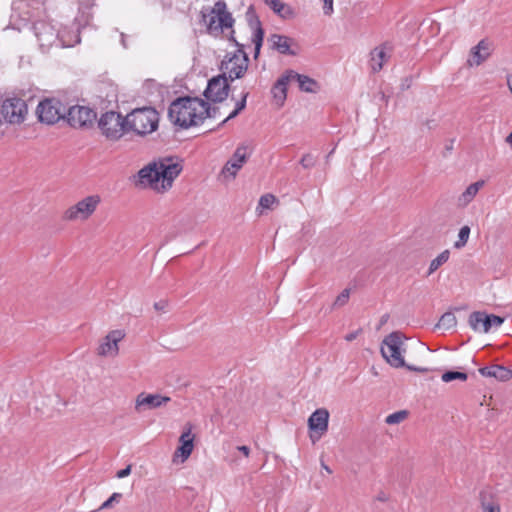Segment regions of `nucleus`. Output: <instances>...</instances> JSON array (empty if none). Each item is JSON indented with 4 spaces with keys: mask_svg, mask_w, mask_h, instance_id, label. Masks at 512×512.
<instances>
[{
    "mask_svg": "<svg viewBox=\"0 0 512 512\" xmlns=\"http://www.w3.org/2000/svg\"><path fill=\"white\" fill-rule=\"evenodd\" d=\"M182 169L183 166L178 158H159L139 170V183L158 192H163L172 186L174 179Z\"/></svg>",
    "mask_w": 512,
    "mask_h": 512,
    "instance_id": "f257e3e1",
    "label": "nucleus"
},
{
    "mask_svg": "<svg viewBox=\"0 0 512 512\" xmlns=\"http://www.w3.org/2000/svg\"><path fill=\"white\" fill-rule=\"evenodd\" d=\"M202 99L199 97H178L169 106L168 117L170 121L182 129L201 124L199 106Z\"/></svg>",
    "mask_w": 512,
    "mask_h": 512,
    "instance_id": "f03ea898",
    "label": "nucleus"
},
{
    "mask_svg": "<svg viewBox=\"0 0 512 512\" xmlns=\"http://www.w3.org/2000/svg\"><path fill=\"white\" fill-rule=\"evenodd\" d=\"M403 335L399 331H395L387 335L381 344V354L383 358L395 368L405 367L410 371H416L420 373L428 372V368L417 367L414 365L406 364L401 353V347L403 345Z\"/></svg>",
    "mask_w": 512,
    "mask_h": 512,
    "instance_id": "7ed1b4c3",
    "label": "nucleus"
},
{
    "mask_svg": "<svg viewBox=\"0 0 512 512\" xmlns=\"http://www.w3.org/2000/svg\"><path fill=\"white\" fill-rule=\"evenodd\" d=\"M201 17L206 24L207 32L211 35H217L224 29L232 28L235 22L223 0L217 1L212 8L203 9Z\"/></svg>",
    "mask_w": 512,
    "mask_h": 512,
    "instance_id": "20e7f679",
    "label": "nucleus"
},
{
    "mask_svg": "<svg viewBox=\"0 0 512 512\" xmlns=\"http://www.w3.org/2000/svg\"><path fill=\"white\" fill-rule=\"evenodd\" d=\"M127 123L128 132L133 131L137 135L145 136L158 128L159 114L152 107L135 109L127 115Z\"/></svg>",
    "mask_w": 512,
    "mask_h": 512,
    "instance_id": "39448f33",
    "label": "nucleus"
},
{
    "mask_svg": "<svg viewBox=\"0 0 512 512\" xmlns=\"http://www.w3.org/2000/svg\"><path fill=\"white\" fill-rule=\"evenodd\" d=\"M98 127L106 139L119 140L124 133L128 132L127 116L123 117L118 112L108 111L101 115Z\"/></svg>",
    "mask_w": 512,
    "mask_h": 512,
    "instance_id": "423d86ee",
    "label": "nucleus"
},
{
    "mask_svg": "<svg viewBox=\"0 0 512 512\" xmlns=\"http://www.w3.org/2000/svg\"><path fill=\"white\" fill-rule=\"evenodd\" d=\"M66 105L60 99L51 97L39 102L36 114L41 123L54 125L66 118Z\"/></svg>",
    "mask_w": 512,
    "mask_h": 512,
    "instance_id": "0eeeda50",
    "label": "nucleus"
},
{
    "mask_svg": "<svg viewBox=\"0 0 512 512\" xmlns=\"http://www.w3.org/2000/svg\"><path fill=\"white\" fill-rule=\"evenodd\" d=\"M28 108L25 100L19 97L0 99V116L9 124H21L25 121Z\"/></svg>",
    "mask_w": 512,
    "mask_h": 512,
    "instance_id": "6e6552de",
    "label": "nucleus"
},
{
    "mask_svg": "<svg viewBox=\"0 0 512 512\" xmlns=\"http://www.w3.org/2000/svg\"><path fill=\"white\" fill-rule=\"evenodd\" d=\"M249 64V58L246 52L239 48L236 52L228 53L221 62L220 69L226 72L230 81L242 78Z\"/></svg>",
    "mask_w": 512,
    "mask_h": 512,
    "instance_id": "1a4fd4ad",
    "label": "nucleus"
},
{
    "mask_svg": "<svg viewBox=\"0 0 512 512\" xmlns=\"http://www.w3.org/2000/svg\"><path fill=\"white\" fill-rule=\"evenodd\" d=\"M229 81L226 72L212 77L203 92L206 100L213 103L223 102L229 95Z\"/></svg>",
    "mask_w": 512,
    "mask_h": 512,
    "instance_id": "9d476101",
    "label": "nucleus"
},
{
    "mask_svg": "<svg viewBox=\"0 0 512 512\" xmlns=\"http://www.w3.org/2000/svg\"><path fill=\"white\" fill-rule=\"evenodd\" d=\"M101 198L99 195H90L77 202L65 211L64 218L67 220H86L96 210L100 204Z\"/></svg>",
    "mask_w": 512,
    "mask_h": 512,
    "instance_id": "9b49d317",
    "label": "nucleus"
},
{
    "mask_svg": "<svg viewBox=\"0 0 512 512\" xmlns=\"http://www.w3.org/2000/svg\"><path fill=\"white\" fill-rule=\"evenodd\" d=\"M96 116L97 114L93 109L87 106L75 105L66 109L65 120L73 128H84L92 126Z\"/></svg>",
    "mask_w": 512,
    "mask_h": 512,
    "instance_id": "f8f14e48",
    "label": "nucleus"
},
{
    "mask_svg": "<svg viewBox=\"0 0 512 512\" xmlns=\"http://www.w3.org/2000/svg\"><path fill=\"white\" fill-rule=\"evenodd\" d=\"M504 318L494 314L475 311L469 316L468 323L474 331L487 333L493 327H499L503 324Z\"/></svg>",
    "mask_w": 512,
    "mask_h": 512,
    "instance_id": "ddd939ff",
    "label": "nucleus"
},
{
    "mask_svg": "<svg viewBox=\"0 0 512 512\" xmlns=\"http://www.w3.org/2000/svg\"><path fill=\"white\" fill-rule=\"evenodd\" d=\"M329 412L325 408L315 410L308 419L310 439L313 443L318 441L328 430Z\"/></svg>",
    "mask_w": 512,
    "mask_h": 512,
    "instance_id": "4468645a",
    "label": "nucleus"
},
{
    "mask_svg": "<svg viewBox=\"0 0 512 512\" xmlns=\"http://www.w3.org/2000/svg\"><path fill=\"white\" fill-rule=\"evenodd\" d=\"M125 337L123 330L110 331L100 343L97 354L99 356H116L119 353L118 343Z\"/></svg>",
    "mask_w": 512,
    "mask_h": 512,
    "instance_id": "2eb2a0df",
    "label": "nucleus"
},
{
    "mask_svg": "<svg viewBox=\"0 0 512 512\" xmlns=\"http://www.w3.org/2000/svg\"><path fill=\"white\" fill-rule=\"evenodd\" d=\"M250 153L248 152V147L245 145H240L234 151L232 157L227 161V163L222 168V174L224 176L229 175L234 178L237 172L242 168V166L246 163Z\"/></svg>",
    "mask_w": 512,
    "mask_h": 512,
    "instance_id": "dca6fc26",
    "label": "nucleus"
},
{
    "mask_svg": "<svg viewBox=\"0 0 512 512\" xmlns=\"http://www.w3.org/2000/svg\"><path fill=\"white\" fill-rule=\"evenodd\" d=\"M290 80L289 72L286 70L273 84L271 88V94L273 101L278 108H281L287 98V87Z\"/></svg>",
    "mask_w": 512,
    "mask_h": 512,
    "instance_id": "f3484780",
    "label": "nucleus"
},
{
    "mask_svg": "<svg viewBox=\"0 0 512 512\" xmlns=\"http://www.w3.org/2000/svg\"><path fill=\"white\" fill-rule=\"evenodd\" d=\"M171 400L170 397L162 396L160 394H144L141 393L137 396L135 409L137 411L141 410V407H146L148 409H155L161 407L162 405L168 403Z\"/></svg>",
    "mask_w": 512,
    "mask_h": 512,
    "instance_id": "a211bd4d",
    "label": "nucleus"
},
{
    "mask_svg": "<svg viewBox=\"0 0 512 512\" xmlns=\"http://www.w3.org/2000/svg\"><path fill=\"white\" fill-rule=\"evenodd\" d=\"M191 431L192 426L187 424L185 430L182 432L179 438L181 445L177 448L175 456L179 455L182 458V462L188 459L194 448V435L191 433Z\"/></svg>",
    "mask_w": 512,
    "mask_h": 512,
    "instance_id": "6ab92c4d",
    "label": "nucleus"
},
{
    "mask_svg": "<svg viewBox=\"0 0 512 512\" xmlns=\"http://www.w3.org/2000/svg\"><path fill=\"white\" fill-rule=\"evenodd\" d=\"M247 17H248L250 26L253 27L255 25V32L253 34L252 41L255 45L254 57L257 58L260 53V49L262 47L263 38H264V30L261 27V21L259 20V17L255 14L252 6H250L247 11Z\"/></svg>",
    "mask_w": 512,
    "mask_h": 512,
    "instance_id": "aec40b11",
    "label": "nucleus"
},
{
    "mask_svg": "<svg viewBox=\"0 0 512 512\" xmlns=\"http://www.w3.org/2000/svg\"><path fill=\"white\" fill-rule=\"evenodd\" d=\"M391 51H392V47L389 43H384L383 45L376 47L371 51L370 64H371V69L374 72H378L382 69L384 63L390 57V54H388L387 52L390 53Z\"/></svg>",
    "mask_w": 512,
    "mask_h": 512,
    "instance_id": "412c9836",
    "label": "nucleus"
},
{
    "mask_svg": "<svg viewBox=\"0 0 512 512\" xmlns=\"http://www.w3.org/2000/svg\"><path fill=\"white\" fill-rule=\"evenodd\" d=\"M479 373L484 377H493L499 381L505 382L512 378V370L502 365H490L479 369Z\"/></svg>",
    "mask_w": 512,
    "mask_h": 512,
    "instance_id": "4be33fe9",
    "label": "nucleus"
},
{
    "mask_svg": "<svg viewBox=\"0 0 512 512\" xmlns=\"http://www.w3.org/2000/svg\"><path fill=\"white\" fill-rule=\"evenodd\" d=\"M288 72H289L290 80L297 81L298 85H299V89L301 91L307 92V93H316L319 90V84L315 79H313L307 75L299 74L291 69H289Z\"/></svg>",
    "mask_w": 512,
    "mask_h": 512,
    "instance_id": "5701e85b",
    "label": "nucleus"
},
{
    "mask_svg": "<svg viewBox=\"0 0 512 512\" xmlns=\"http://www.w3.org/2000/svg\"><path fill=\"white\" fill-rule=\"evenodd\" d=\"M35 35L41 46L52 44L57 35L54 29L45 22H37L34 24Z\"/></svg>",
    "mask_w": 512,
    "mask_h": 512,
    "instance_id": "b1692460",
    "label": "nucleus"
},
{
    "mask_svg": "<svg viewBox=\"0 0 512 512\" xmlns=\"http://www.w3.org/2000/svg\"><path fill=\"white\" fill-rule=\"evenodd\" d=\"M270 41L272 42V48L277 50L279 53L284 55H296V52L291 50L292 39L288 36L272 34L270 36Z\"/></svg>",
    "mask_w": 512,
    "mask_h": 512,
    "instance_id": "393cba45",
    "label": "nucleus"
},
{
    "mask_svg": "<svg viewBox=\"0 0 512 512\" xmlns=\"http://www.w3.org/2000/svg\"><path fill=\"white\" fill-rule=\"evenodd\" d=\"M265 4L282 19H292L295 17L294 9L280 0H265Z\"/></svg>",
    "mask_w": 512,
    "mask_h": 512,
    "instance_id": "a878e982",
    "label": "nucleus"
},
{
    "mask_svg": "<svg viewBox=\"0 0 512 512\" xmlns=\"http://www.w3.org/2000/svg\"><path fill=\"white\" fill-rule=\"evenodd\" d=\"M471 55L473 57V62L470 60L469 65L472 66L480 65L484 62L490 55V44L486 40H481L476 46L471 49Z\"/></svg>",
    "mask_w": 512,
    "mask_h": 512,
    "instance_id": "bb28decb",
    "label": "nucleus"
},
{
    "mask_svg": "<svg viewBox=\"0 0 512 512\" xmlns=\"http://www.w3.org/2000/svg\"><path fill=\"white\" fill-rule=\"evenodd\" d=\"M483 185L484 181L482 180L470 184L459 197V205L466 206L470 203Z\"/></svg>",
    "mask_w": 512,
    "mask_h": 512,
    "instance_id": "cd10ccee",
    "label": "nucleus"
},
{
    "mask_svg": "<svg viewBox=\"0 0 512 512\" xmlns=\"http://www.w3.org/2000/svg\"><path fill=\"white\" fill-rule=\"evenodd\" d=\"M248 96L249 92L242 93L241 99L236 102L235 109L218 125V127L223 126L229 120L238 116L245 109Z\"/></svg>",
    "mask_w": 512,
    "mask_h": 512,
    "instance_id": "c85d7f7f",
    "label": "nucleus"
},
{
    "mask_svg": "<svg viewBox=\"0 0 512 512\" xmlns=\"http://www.w3.org/2000/svg\"><path fill=\"white\" fill-rule=\"evenodd\" d=\"M491 495L482 491L480 492V502L483 512H500V506L493 500H488Z\"/></svg>",
    "mask_w": 512,
    "mask_h": 512,
    "instance_id": "c756f323",
    "label": "nucleus"
},
{
    "mask_svg": "<svg viewBox=\"0 0 512 512\" xmlns=\"http://www.w3.org/2000/svg\"><path fill=\"white\" fill-rule=\"evenodd\" d=\"M199 108L201 124L206 118H214L219 113V108L210 106L208 100L205 101L202 99V105H200Z\"/></svg>",
    "mask_w": 512,
    "mask_h": 512,
    "instance_id": "7c9ffc66",
    "label": "nucleus"
},
{
    "mask_svg": "<svg viewBox=\"0 0 512 512\" xmlns=\"http://www.w3.org/2000/svg\"><path fill=\"white\" fill-rule=\"evenodd\" d=\"M450 252L449 250H444L441 252L435 259H433L430 263L427 275H431L434 273L440 266L446 263L449 259Z\"/></svg>",
    "mask_w": 512,
    "mask_h": 512,
    "instance_id": "2f4dec72",
    "label": "nucleus"
},
{
    "mask_svg": "<svg viewBox=\"0 0 512 512\" xmlns=\"http://www.w3.org/2000/svg\"><path fill=\"white\" fill-rule=\"evenodd\" d=\"M457 324V319L452 312L444 313L437 323L438 328H442L444 330H449L455 327Z\"/></svg>",
    "mask_w": 512,
    "mask_h": 512,
    "instance_id": "473e14b6",
    "label": "nucleus"
},
{
    "mask_svg": "<svg viewBox=\"0 0 512 512\" xmlns=\"http://www.w3.org/2000/svg\"><path fill=\"white\" fill-rule=\"evenodd\" d=\"M441 379L443 382H446V383L454 381V380H460V381L464 382L468 379V375L465 372L448 370L442 374Z\"/></svg>",
    "mask_w": 512,
    "mask_h": 512,
    "instance_id": "72a5a7b5",
    "label": "nucleus"
},
{
    "mask_svg": "<svg viewBox=\"0 0 512 512\" xmlns=\"http://www.w3.org/2000/svg\"><path fill=\"white\" fill-rule=\"evenodd\" d=\"M408 411L400 410L388 415L385 419V422L389 425L398 424L404 421L408 417Z\"/></svg>",
    "mask_w": 512,
    "mask_h": 512,
    "instance_id": "f704fd0d",
    "label": "nucleus"
},
{
    "mask_svg": "<svg viewBox=\"0 0 512 512\" xmlns=\"http://www.w3.org/2000/svg\"><path fill=\"white\" fill-rule=\"evenodd\" d=\"M470 235V227L465 225L463 226L458 234V240L454 243V247L456 249H460L464 247L468 241Z\"/></svg>",
    "mask_w": 512,
    "mask_h": 512,
    "instance_id": "c9c22d12",
    "label": "nucleus"
},
{
    "mask_svg": "<svg viewBox=\"0 0 512 512\" xmlns=\"http://www.w3.org/2000/svg\"><path fill=\"white\" fill-rule=\"evenodd\" d=\"M277 202V198L272 194H265L260 197L259 206L262 208L269 209Z\"/></svg>",
    "mask_w": 512,
    "mask_h": 512,
    "instance_id": "e433bc0d",
    "label": "nucleus"
},
{
    "mask_svg": "<svg viewBox=\"0 0 512 512\" xmlns=\"http://www.w3.org/2000/svg\"><path fill=\"white\" fill-rule=\"evenodd\" d=\"M122 498L121 493H113L105 502L102 503V505L98 508V510L108 509L112 507L113 503H118L120 499Z\"/></svg>",
    "mask_w": 512,
    "mask_h": 512,
    "instance_id": "4c0bfd02",
    "label": "nucleus"
},
{
    "mask_svg": "<svg viewBox=\"0 0 512 512\" xmlns=\"http://www.w3.org/2000/svg\"><path fill=\"white\" fill-rule=\"evenodd\" d=\"M349 296H350V290L349 289H344L338 296L337 298L335 299L334 301V306L336 307H341V306H344L348 300H349Z\"/></svg>",
    "mask_w": 512,
    "mask_h": 512,
    "instance_id": "58836bf2",
    "label": "nucleus"
},
{
    "mask_svg": "<svg viewBox=\"0 0 512 512\" xmlns=\"http://www.w3.org/2000/svg\"><path fill=\"white\" fill-rule=\"evenodd\" d=\"M300 164L303 168L308 169L315 165V159L311 154H305L302 156Z\"/></svg>",
    "mask_w": 512,
    "mask_h": 512,
    "instance_id": "ea45409f",
    "label": "nucleus"
},
{
    "mask_svg": "<svg viewBox=\"0 0 512 512\" xmlns=\"http://www.w3.org/2000/svg\"><path fill=\"white\" fill-rule=\"evenodd\" d=\"M323 12L325 15L330 16L333 13V0H323Z\"/></svg>",
    "mask_w": 512,
    "mask_h": 512,
    "instance_id": "a19ab883",
    "label": "nucleus"
},
{
    "mask_svg": "<svg viewBox=\"0 0 512 512\" xmlns=\"http://www.w3.org/2000/svg\"><path fill=\"white\" fill-rule=\"evenodd\" d=\"M131 473V465H128L127 467H125L124 469H121L119 470L117 473H116V477L117 478H125L127 477L128 475H130Z\"/></svg>",
    "mask_w": 512,
    "mask_h": 512,
    "instance_id": "79ce46f5",
    "label": "nucleus"
},
{
    "mask_svg": "<svg viewBox=\"0 0 512 512\" xmlns=\"http://www.w3.org/2000/svg\"><path fill=\"white\" fill-rule=\"evenodd\" d=\"M168 302L166 300H160L158 302L154 303V308L157 311H165V308L167 307Z\"/></svg>",
    "mask_w": 512,
    "mask_h": 512,
    "instance_id": "37998d69",
    "label": "nucleus"
},
{
    "mask_svg": "<svg viewBox=\"0 0 512 512\" xmlns=\"http://www.w3.org/2000/svg\"><path fill=\"white\" fill-rule=\"evenodd\" d=\"M361 332H362V329L360 328V329H358L356 331L348 333L345 336V340L348 341V342H351V341L355 340Z\"/></svg>",
    "mask_w": 512,
    "mask_h": 512,
    "instance_id": "c03bdc74",
    "label": "nucleus"
},
{
    "mask_svg": "<svg viewBox=\"0 0 512 512\" xmlns=\"http://www.w3.org/2000/svg\"><path fill=\"white\" fill-rule=\"evenodd\" d=\"M239 451H241L246 457L249 456V453H250V448L248 446H238L237 448Z\"/></svg>",
    "mask_w": 512,
    "mask_h": 512,
    "instance_id": "a18cd8bd",
    "label": "nucleus"
},
{
    "mask_svg": "<svg viewBox=\"0 0 512 512\" xmlns=\"http://www.w3.org/2000/svg\"><path fill=\"white\" fill-rule=\"evenodd\" d=\"M376 500L380 501V502H386L388 501V496L383 492L381 491L377 497H376Z\"/></svg>",
    "mask_w": 512,
    "mask_h": 512,
    "instance_id": "49530a36",
    "label": "nucleus"
},
{
    "mask_svg": "<svg viewBox=\"0 0 512 512\" xmlns=\"http://www.w3.org/2000/svg\"><path fill=\"white\" fill-rule=\"evenodd\" d=\"M321 467L329 474L332 473V470L327 466L323 461L321 462Z\"/></svg>",
    "mask_w": 512,
    "mask_h": 512,
    "instance_id": "de8ad7c7",
    "label": "nucleus"
},
{
    "mask_svg": "<svg viewBox=\"0 0 512 512\" xmlns=\"http://www.w3.org/2000/svg\"><path fill=\"white\" fill-rule=\"evenodd\" d=\"M233 34H234V31H232V32H231V36H230L229 40H230V41H233L237 46H239V48H241V47L243 48V46H242V45H240V44L235 40V38H234Z\"/></svg>",
    "mask_w": 512,
    "mask_h": 512,
    "instance_id": "09e8293b",
    "label": "nucleus"
},
{
    "mask_svg": "<svg viewBox=\"0 0 512 512\" xmlns=\"http://www.w3.org/2000/svg\"><path fill=\"white\" fill-rule=\"evenodd\" d=\"M506 142L512 147V132L506 137Z\"/></svg>",
    "mask_w": 512,
    "mask_h": 512,
    "instance_id": "8fccbe9b",
    "label": "nucleus"
},
{
    "mask_svg": "<svg viewBox=\"0 0 512 512\" xmlns=\"http://www.w3.org/2000/svg\"><path fill=\"white\" fill-rule=\"evenodd\" d=\"M507 83H508L509 89H510V91H511V93H512V76H511V77H508V79H507Z\"/></svg>",
    "mask_w": 512,
    "mask_h": 512,
    "instance_id": "3c124183",
    "label": "nucleus"
},
{
    "mask_svg": "<svg viewBox=\"0 0 512 512\" xmlns=\"http://www.w3.org/2000/svg\"><path fill=\"white\" fill-rule=\"evenodd\" d=\"M453 149V141H451V144L450 145H447L446 146V150L447 151H451Z\"/></svg>",
    "mask_w": 512,
    "mask_h": 512,
    "instance_id": "603ef678",
    "label": "nucleus"
},
{
    "mask_svg": "<svg viewBox=\"0 0 512 512\" xmlns=\"http://www.w3.org/2000/svg\"><path fill=\"white\" fill-rule=\"evenodd\" d=\"M388 318V315H384L382 318H381V324L385 323L386 320Z\"/></svg>",
    "mask_w": 512,
    "mask_h": 512,
    "instance_id": "864d4df0",
    "label": "nucleus"
},
{
    "mask_svg": "<svg viewBox=\"0 0 512 512\" xmlns=\"http://www.w3.org/2000/svg\"><path fill=\"white\" fill-rule=\"evenodd\" d=\"M121 37H122L121 42H122L123 46L126 47V42H125L124 34H122Z\"/></svg>",
    "mask_w": 512,
    "mask_h": 512,
    "instance_id": "5fc2aeb1",
    "label": "nucleus"
}]
</instances>
